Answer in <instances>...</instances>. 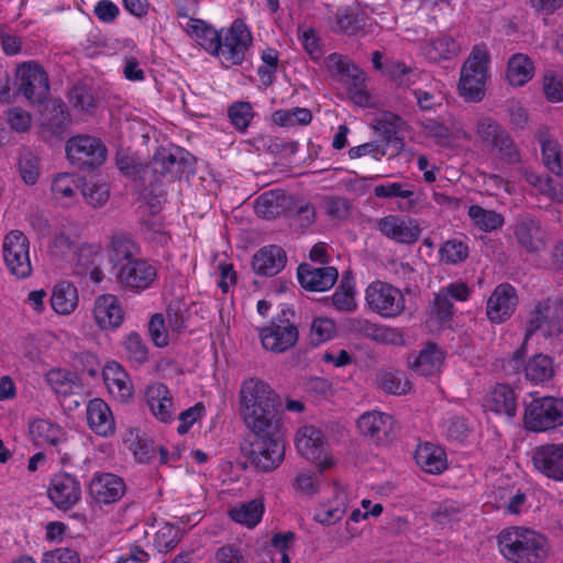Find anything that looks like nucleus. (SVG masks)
I'll list each match as a JSON object with an SVG mask.
<instances>
[{"label": "nucleus", "instance_id": "nucleus-1", "mask_svg": "<svg viewBox=\"0 0 563 563\" xmlns=\"http://www.w3.org/2000/svg\"><path fill=\"white\" fill-rule=\"evenodd\" d=\"M498 551L510 563H545L551 547L545 536L526 527H508L497 536Z\"/></svg>", "mask_w": 563, "mask_h": 563}, {"label": "nucleus", "instance_id": "nucleus-2", "mask_svg": "<svg viewBox=\"0 0 563 563\" xmlns=\"http://www.w3.org/2000/svg\"><path fill=\"white\" fill-rule=\"evenodd\" d=\"M240 413L247 429L271 428L279 423L276 411V395L262 379L249 378L240 389Z\"/></svg>", "mask_w": 563, "mask_h": 563}, {"label": "nucleus", "instance_id": "nucleus-3", "mask_svg": "<svg viewBox=\"0 0 563 563\" xmlns=\"http://www.w3.org/2000/svg\"><path fill=\"white\" fill-rule=\"evenodd\" d=\"M489 65L490 54L487 45H474L461 67L459 91L462 97L470 101L483 100L489 79Z\"/></svg>", "mask_w": 563, "mask_h": 563}, {"label": "nucleus", "instance_id": "nucleus-4", "mask_svg": "<svg viewBox=\"0 0 563 563\" xmlns=\"http://www.w3.org/2000/svg\"><path fill=\"white\" fill-rule=\"evenodd\" d=\"M254 435L250 445V459L254 465L264 472L278 467L285 459V441L282 432V422L260 429H249Z\"/></svg>", "mask_w": 563, "mask_h": 563}, {"label": "nucleus", "instance_id": "nucleus-5", "mask_svg": "<svg viewBox=\"0 0 563 563\" xmlns=\"http://www.w3.org/2000/svg\"><path fill=\"white\" fill-rule=\"evenodd\" d=\"M328 71L346 86L350 99L361 107H373L374 101L366 90L365 74L345 56L332 53L324 59Z\"/></svg>", "mask_w": 563, "mask_h": 563}, {"label": "nucleus", "instance_id": "nucleus-6", "mask_svg": "<svg viewBox=\"0 0 563 563\" xmlns=\"http://www.w3.org/2000/svg\"><path fill=\"white\" fill-rule=\"evenodd\" d=\"M252 42L253 36L249 26L243 20L236 19L229 27L221 29L214 57L225 68L241 65Z\"/></svg>", "mask_w": 563, "mask_h": 563}, {"label": "nucleus", "instance_id": "nucleus-7", "mask_svg": "<svg viewBox=\"0 0 563 563\" xmlns=\"http://www.w3.org/2000/svg\"><path fill=\"white\" fill-rule=\"evenodd\" d=\"M295 446L300 456L317 464L320 473L336 464L324 433L314 426H302L297 430Z\"/></svg>", "mask_w": 563, "mask_h": 563}, {"label": "nucleus", "instance_id": "nucleus-8", "mask_svg": "<svg viewBox=\"0 0 563 563\" xmlns=\"http://www.w3.org/2000/svg\"><path fill=\"white\" fill-rule=\"evenodd\" d=\"M527 430L545 432L563 426V398L544 396L532 399L525 409Z\"/></svg>", "mask_w": 563, "mask_h": 563}, {"label": "nucleus", "instance_id": "nucleus-9", "mask_svg": "<svg viewBox=\"0 0 563 563\" xmlns=\"http://www.w3.org/2000/svg\"><path fill=\"white\" fill-rule=\"evenodd\" d=\"M365 302L371 311L385 319L397 318L406 309L402 291L383 280H374L366 287Z\"/></svg>", "mask_w": 563, "mask_h": 563}, {"label": "nucleus", "instance_id": "nucleus-10", "mask_svg": "<svg viewBox=\"0 0 563 563\" xmlns=\"http://www.w3.org/2000/svg\"><path fill=\"white\" fill-rule=\"evenodd\" d=\"M2 257L9 273L16 278L24 279L32 274L30 242L22 231L12 230L4 235Z\"/></svg>", "mask_w": 563, "mask_h": 563}, {"label": "nucleus", "instance_id": "nucleus-11", "mask_svg": "<svg viewBox=\"0 0 563 563\" xmlns=\"http://www.w3.org/2000/svg\"><path fill=\"white\" fill-rule=\"evenodd\" d=\"M115 277L124 290L140 294L155 284L157 266L147 260L136 257L119 266Z\"/></svg>", "mask_w": 563, "mask_h": 563}, {"label": "nucleus", "instance_id": "nucleus-12", "mask_svg": "<svg viewBox=\"0 0 563 563\" xmlns=\"http://www.w3.org/2000/svg\"><path fill=\"white\" fill-rule=\"evenodd\" d=\"M19 92L32 103H42L49 91L48 76L43 67L33 60L23 62L16 67Z\"/></svg>", "mask_w": 563, "mask_h": 563}, {"label": "nucleus", "instance_id": "nucleus-13", "mask_svg": "<svg viewBox=\"0 0 563 563\" xmlns=\"http://www.w3.org/2000/svg\"><path fill=\"white\" fill-rule=\"evenodd\" d=\"M286 312L275 318L271 324L258 330V336L264 350L273 353H283L291 349L298 341L299 332L297 327L288 320Z\"/></svg>", "mask_w": 563, "mask_h": 563}, {"label": "nucleus", "instance_id": "nucleus-14", "mask_svg": "<svg viewBox=\"0 0 563 563\" xmlns=\"http://www.w3.org/2000/svg\"><path fill=\"white\" fill-rule=\"evenodd\" d=\"M67 158L81 167L101 165L107 158V148L97 137L90 135H76L66 144Z\"/></svg>", "mask_w": 563, "mask_h": 563}, {"label": "nucleus", "instance_id": "nucleus-15", "mask_svg": "<svg viewBox=\"0 0 563 563\" xmlns=\"http://www.w3.org/2000/svg\"><path fill=\"white\" fill-rule=\"evenodd\" d=\"M552 301L550 299L542 300L538 302L532 312L531 317L528 321V325L526 329L525 340L521 344V346L514 352L511 363L512 366L516 368L519 366L521 358L523 354L526 353V345L528 340L539 330H541L544 334V336H550L554 332L559 333L561 332V327L552 323Z\"/></svg>", "mask_w": 563, "mask_h": 563}, {"label": "nucleus", "instance_id": "nucleus-16", "mask_svg": "<svg viewBox=\"0 0 563 563\" xmlns=\"http://www.w3.org/2000/svg\"><path fill=\"white\" fill-rule=\"evenodd\" d=\"M533 468L544 477L563 483V442L544 443L531 452Z\"/></svg>", "mask_w": 563, "mask_h": 563}, {"label": "nucleus", "instance_id": "nucleus-17", "mask_svg": "<svg viewBox=\"0 0 563 563\" xmlns=\"http://www.w3.org/2000/svg\"><path fill=\"white\" fill-rule=\"evenodd\" d=\"M360 433L369 441L382 444L390 441L396 431L393 416L382 411H366L357 419Z\"/></svg>", "mask_w": 563, "mask_h": 563}, {"label": "nucleus", "instance_id": "nucleus-18", "mask_svg": "<svg viewBox=\"0 0 563 563\" xmlns=\"http://www.w3.org/2000/svg\"><path fill=\"white\" fill-rule=\"evenodd\" d=\"M91 317L98 329L101 331H112L120 328L123 323L124 310L115 295L103 294L93 300Z\"/></svg>", "mask_w": 563, "mask_h": 563}, {"label": "nucleus", "instance_id": "nucleus-19", "mask_svg": "<svg viewBox=\"0 0 563 563\" xmlns=\"http://www.w3.org/2000/svg\"><path fill=\"white\" fill-rule=\"evenodd\" d=\"M376 229L387 239L401 244H412L421 234V228L417 220L395 214L378 219Z\"/></svg>", "mask_w": 563, "mask_h": 563}, {"label": "nucleus", "instance_id": "nucleus-20", "mask_svg": "<svg viewBox=\"0 0 563 563\" xmlns=\"http://www.w3.org/2000/svg\"><path fill=\"white\" fill-rule=\"evenodd\" d=\"M518 296L514 286L498 285L486 302V316L492 323L500 324L508 320L516 310Z\"/></svg>", "mask_w": 563, "mask_h": 563}, {"label": "nucleus", "instance_id": "nucleus-21", "mask_svg": "<svg viewBox=\"0 0 563 563\" xmlns=\"http://www.w3.org/2000/svg\"><path fill=\"white\" fill-rule=\"evenodd\" d=\"M47 495L58 509L68 510L81 498L80 483L68 473H58L51 479Z\"/></svg>", "mask_w": 563, "mask_h": 563}, {"label": "nucleus", "instance_id": "nucleus-22", "mask_svg": "<svg viewBox=\"0 0 563 563\" xmlns=\"http://www.w3.org/2000/svg\"><path fill=\"white\" fill-rule=\"evenodd\" d=\"M145 400L152 415L163 423L174 420L176 405L172 391L162 383H154L145 390Z\"/></svg>", "mask_w": 563, "mask_h": 563}, {"label": "nucleus", "instance_id": "nucleus-23", "mask_svg": "<svg viewBox=\"0 0 563 563\" xmlns=\"http://www.w3.org/2000/svg\"><path fill=\"white\" fill-rule=\"evenodd\" d=\"M514 235L517 244L529 253L538 252L545 245V231L539 220L529 216L516 220Z\"/></svg>", "mask_w": 563, "mask_h": 563}, {"label": "nucleus", "instance_id": "nucleus-24", "mask_svg": "<svg viewBox=\"0 0 563 563\" xmlns=\"http://www.w3.org/2000/svg\"><path fill=\"white\" fill-rule=\"evenodd\" d=\"M477 133L484 142L497 148L507 161L515 162L518 158V153L508 133L494 120L481 119L477 123Z\"/></svg>", "mask_w": 563, "mask_h": 563}, {"label": "nucleus", "instance_id": "nucleus-25", "mask_svg": "<svg viewBox=\"0 0 563 563\" xmlns=\"http://www.w3.org/2000/svg\"><path fill=\"white\" fill-rule=\"evenodd\" d=\"M125 493L123 479L111 473H97L89 484L90 496L100 504H111L119 500Z\"/></svg>", "mask_w": 563, "mask_h": 563}, {"label": "nucleus", "instance_id": "nucleus-26", "mask_svg": "<svg viewBox=\"0 0 563 563\" xmlns=\"http://www.w3.org/2000/svg\"><path fill=\"white\" fill-rule=\"evenodd\" d=\"M349 501V494L346 489L339 484H334L332 497L329 500L321 503L316 508L313 515L314 520L325 526L334 525L345 515Z\"/></svg>", "mask_w": 563, "mask_h": 563}, {"label": "nucleus", "instance_id": "nucleus-27", "mask_svg": "<svg viewBox=\"0 0 563 563\" xmlns=\"http://www.w3.org/2000/svg\"><path fill=\"white\" fill-rule=\"evenodd\" d=\"M298 279L305 289L327 291L334 286L338 272L331 266L314 267L309 264H301L298 267Z\"/></svg>", "mask_w": 563, "mask_h": 563}, {"label": "nucleus", "instance_id": "nucleus-28", "mask_svg": "<svg viewBox=\"0 0 563 563\" xmlns=\"http://www.w3.org/2000/svg\"><path fill=\"white\" fill-rule=\"evenodd\" d=\"M102 376L109 394L119 401H126L133 395V385L128 373L117 362H108Z\"/></svg>", "mask_w": 563, "mask_h": 563}, {"label": "nucleus", "instance_id": "nucleus-29", "mask_svg": "<svg viewBox=\"0 0 563 563\" xmlns=\"http://www.w3.org/2000/svg\"><path fill=\"white\" fill-rule=\"evenodd\" d=\"M87 423L98 435L110 437L115 431V422L109 405L100 399H91L86 408Z\"/></svg>", "mask_w": 563, "mask_h": 563}, {"label": "nucleus", "instance_id": "nucleus-30", "mask_svg": "<svg viewBox=\"0 0 563 563\" xmlns=\"http://www.w3.org/2000/svg\"><path fill=\"white\" fill-rule=\"evenodd\" d=\"M421 53L431 63L455 58L461 53V44L448 34L432 36L421 46Z\"/></svg>", "mask_w": 563, "mask_h": 563}, {"label": "nucleus", "instance_id": "nucleus-31", "mask_svg": "<svg viewBox=\"0 0 563 563\" xmlns=\"http://www.w3.org/2000/svg\"><path fill=\"white\" fill-rule=\"evenodd\" d=\"M49 305L52 310L63 317L73 314L79 306V292L77 287L68 282L56 283L51 291Z\"/></svg>", "mask_w": 563, "mask_h": 563}, {"label": "nucleus", "instance_id": "nucleus-32", "mask_svg": "<svg viewBox=\"0 0 563 563\" xmlns=\"http://www.w3.org/2000/svg\"><path fill=\"white\" fill-rule=\"evenodd\" d=\"M30 435L37 446H58L68 440V433L56 422L36 419L30 423Z\"/></svg>", "mask_w": 563, "mask_h": 563}, {"label": "nucleus", "instance_id": "nucleus-33", "mask_svg": "<svg viewBox=\"0 0 563 563\" xmlns=\"http://www.w3.org/2000/svg\"><path fill=\"white\" fill-rule=\"evenodd\" d=\"M44 380L49 389L58 397H68L82 389L79 376L67 368L54 367L44 374Z\"/></svg>", "mask_w": 563, "mask_h": 563}, {"label": "nucleus", "instance_id": "nucleus-34", "mask_svg": "<svg viewBox=\"0 0 563 563\" xmlns=\"http://www.w3.org/2000/svg\"><path fill=\"white\" fill-rule=\"evenodd\" d=\"M286 261V253L282 247L267 245L255 253L252 264L257 274L274 276L285 267Z\"/></svg>", "mask_w": 563, "mask_h": 563}, {"label": "nucleus", "instance_id": "nucleus-35", "mask_svg": "<svg viewBox=\"0 0 563 563\" xmlns=\"http://www.w3.org/2000/svg\"><path fill=\"white\" fill-rule=\"evenodd\" d=\"M417 465L426 473L440 474L448 465L445 451L431 442L420 443L415 452Z\"/></svg>", "mask_w": 563, "mask_h": 563}, {"label": "nucleus", "instance_id": "nucleus-36", "mask_svg": "<svg viewBox=\"0 0 563 563\" xmlns=\"http://www.w3.org/2000/svg\"><path fill=\"white\" fill-rule=\"evenodd\" d=\"M445 353L434 344H427L418 355L409 361L410 367L417 374L422 376H433L438 374L443 365Z\"/></svg>", "mask_w": 563, "mask_h": 563}, {"label": "nucleus", "instance_id": "nucleus-37", "mask_svg": "<svg viewBox=\"0 0 563 563\" xmlns=\"http://www.w3.org/2000/svg\"><path fill=\"white\" fill-rule=\"evenodd\" d=\"M70 122L66 104L60 99L48 101L41 112V124L52 134H62Z\"/></svg>", "mask_w": 563, "mask_h": 563}, {"label": "nucleus", "instance_id": "nucleus-38", "mask_svg": "<svg viewBox=\"0 0 563 563\" xmlns=\"http://www.w3.org/2000/svg\"><path fill=\"white\" fill-rule=\"evenodd\" d=\"M536 73L533 60L526 54L517 53L509 57L506 69V80L511 87H522L529 82Z\"/></svg>", "mask_w": 563, "mask_h": 563}, {"label": "nucleus", "instance_id": "nucleus-39", "mask_svg": "<svg viewBox=\"0 0 563 563\" xmlns=\"http://www.w3.org/2000/svg\"><path fill=\"white\" fill-rule=\"evenodd\" d=\"M485 406L490 411L512 418L517 412L516 395L511 387L505 384L496 385L489 393Z\"/></svg>", "mask_w": 563, "mask_h": 563}, {"label": "nucleus", "instance_id": "nucleus-40", "mask_svg": "<svg viewBox=\"0 0 563 563\" xmlns=\"http://www.w3.org/2000/svg\"><path fill=\"white\" fill-rule=\"evenodd\" d=\"M537 137L541 146L544 166L552 174L563 176V152L559 142L552 139L547 130H540Z\"/></svg>", "mask_w": 563, "mask_h": 563}, {"label": "nucleus", "instance_id": "nucleus-41", "mask_svg": "<svg viewBox=\"0 0 563 563\" xmlns=\"http://www.w3.org/2000/svg\"><path fill=\"white\" fill-rule=\"evenodd\" d=\"M523 372L532 385L548 383L554 376V361L547 354H534L525 364Z\"/></svg>", "mask_w": 563, "mask_h": 563}, {"label": "nucleus", "instance_id": "nucleus-42", "mask_svg": "<svg viewBox=\"0 0 563 563\" xmlns=\"http://www.w3.org/2000/svg\"><path fill=\"white\" fill-rule=\"evenodd\" d=\"M358 331L366 338L382 344L400 345L404 334L398 328L377 324L368 320H357Z\"/></svg>", "mask_w": 563, "mask_h": 563}, {"label": "nucleus", "instance_id": "nucleus-43", "mask_svg": "<svg viewBox=\"0 0 563 563\" xmlns=\"http://www.w3.org/2000/svg\"><path fill=\"white\" fill-rule=\"evenodd\" d=\"M186 32L210 55L214 56L221 35V30L217 31L199 19H190L186 24Z\"/></svg>", "mask_w": 563, "mask_h": 563}, {"label": "nucleus", "instance_id": "nucleus-44", "mask_svg": "<svg viewBox=\"0 0 563 563\" xmlns=\"http://www.w3.org/2000/svg\"><path fill=\"white\" fill-rule=\"evenodd\" d=\"M264 509L263 500L254 499L231 508L229 516L234 522L252 529L260 523Z\"/></svg>", "mask_w": 563, "mask_h": 563}, {"label": "nucleus", "instance_id": "nucleus-45", "mask_svg": "<svg viewBox=\"0 0 563 563\" xmlns=\"http://www.w3.org/2000/svg\"><path fill=\"white\" fill-rule=\"evenodd\" d=\"M139 247L128 235H114L109 245V260L113 265H122L136 258Z\"/></svg>", "mask_w": 563, "mask_h": 563}, {"label": "nucleus", "instance_id": "nucleus-46", "mask_svg": "<svg viewBox=\"0 0 563 563\" xmlns=\"http://www.w3.org/2000/svg\"><path fill=\"white\" fill-rule=\"evenodd\" d=\"M79 183L74 174L63 173L57 175L52 184L54 198L65 206L76 201Z\"/></svg>", "mask_w": 563, "mask_h": 563}, {"label": "nucleus", "instance_id": "nucleus-47", "mask_svg": "<svg viewBox=\"0 0 563 563\" xmlns=\"http://www.w3.org/2000/svg\"><path fill=\"white\" fill-rule=\"evenodd\" d=\"M467 214L472 223L483 232H492L498 230L505 223L503 214L495 210L484 209L477 205L471 206L468 208Z\"/></svg>", "mask_w": 563, "mask_h": 563}, {"label": "nucleus", "instance_id": "nucleus-48", "mask_svg": "<svg viewBox=\"0 0 563 563\" xmlns=\"http://www.w3.org/2000/svg\"><path fill=\"white\" fill-rule=\"evenodd\" d=\"M184 161V151L169 144L159 147L153 156L154 170L161 174L170 173Z\"/></svg>", "mask_w": 563, "mask_h": 563}, {"label": "nucleus", "instance_id": "nucleus-49", "mask_svg": "<svg viewBox=\"0 0 563 563\" xmlns=\"http://www.w3.org/2000/svg\"><path fill=\"white\" fill-rule=\"evenodd\" d=\"M287 201L284 195L266 191L256 198L254 209L258 217L271 219L282 213Z\"/></svg>", "mask_w": 563, "mask_h": 563}, {"label": "nucleus", "instance_id": "nucleus-50", "mask_svg": "<svg viewBox=\"0 0 563 563\" xmlns=\"http://www.w3.org/2000/svg\"><path fill=\"white\" fill-rule=\"evenodd\" d=\"M385 75L400 88H408L415 85L420 78V73L399 60L388 62Z\"/></svg>", "mask_w": 563, "mask_h": 563}, {"label": "nucleus", "instance_id": "nucleus-51", "mask_svg": "<svg viewBox=\"0 0 563 563\" xmlns=\"http://www.w3.org/2000/svg\"><path fill=\"white\" fill-rule=\"evenodd\" d=\"M81 194L85 201L93 207L100 208L104 206L110 198V189L107 183L90 179L82 185Z\"/></svg>", "mask_w": 563, "mask_h": 563}, {"label": "nucleus", "instance_id": "nucleus-52", "mask_svg": "<svg viewBox=\"0 0 563 563\" xmlns=\"http://www.w3.org/2000/svg\"><path fill=\"white\" fill-rule=\"evenodd\" d=\"M183 532L178 527L164 523L155 533L154 545L161 553L172 551L180 542Z\"/></svg>", "mask_w": 563, "mask_h": 563}, {"label": "nucleus", "instance_id": "nucleus-53", "mask_svg": "<svg viewBox=\"0 0 563 563\" xmlns=\"http://www.w3.org/2000/svg\"><path fill=\"white\" fill-rule=\"evenodd\" d=\"M379 386L386 393L405 395L411 390V383L400 371L385 372L379 377Z\"/></svg>", "mask_w": 563, "mask_h": 563}, {"label": "nucleus", "instance_id": "nucleus-54", "mask_svg": "<svg viewBox=\"0 0 563 563\" xmlns=\"http://www.w3.org/2000/svg\"><path fill=\"white\" fill-rule=\"evenodd\" d=\"M152 341L158 347L167 346L177 335L169 331L163 313H155L148 323Z\"/></svg>", "mask_w": 563, "mask_h": 563}, {"label": "nucleus", "instance_id": "nucleus-55", "mask_svg": "<svg viewBox=\"0 0 563 563\" xmlns=\"http://www.w3.org/2000/svg\"><path fill=\"white\" fill-rule=\"evenodd\" d=\"M542 91L549 102H563V75L556 70H547L542 77Z\"/></svg>", "mask_w": 563, "mask_h": 563}, {"label": "nucleus", "instance_id": "nucleus-56", "mask_svg": "<svg viewBox=\"0 0 563 563\" xmlns=\"http://www.w3.org/2000/svg\"><path fill=\"white\" fill-rule=\"evenodd\" d=\"M375 197L383 199L401 198L409 199L413 196V186L409 183H386L374 187Z\"/></svg>", "mask_w": 563, "mask_h": 563}, {"label": "nucleus", "instance_id": "nucleus-57", "mask_svg": "<svg viewBox=\"0 0 563 563\" xmlns=\"http://www.w3.org/2000/svg\"><path fill=\"white\" fill-rule=\"evenodd\" d=\"M468 256V246L461 240L446 241L440 249V257L449 264H456L465 261Z\"/></svg>", "mask_w": 563, "mask_h": 563}, {"label": "nucleus", "instance_id": "nucleus-58", "mask_svg": "<svg viewBox=\"0 0 563 563\" xmlns=\"http://www.w3.org/2000/svg\"><path fill=\"white\" fill-rule=\"evenodd\" d=\"M335 323L329 318H316L311 324L310 340L319 345L334 338Z\"/></svg>", "mask_w": 563, "mask_h": 563}, {"label": "nucleus", "instance_id": "nucleus-59", "mask_svg": "<svg viewBox=\"0 0 563 563\" xmlns=\"http://www.w3.org/2000/svg\"><path fill=\"white\" fill-rule=\"evenodd\" d=\"M361 23L357 16L347 8H341L335 13V21L332 29L335 32L345 34H355L361 30Z\"/></svg>", "mask_w": 563, "mask_h": 563}, {"label": "nucleus", "instance_id": "nucleus-60", "mask_svg": "<svg viewBox=\"0 0 563 563\" xmlns=\"http://www.w3.org/2000/svg\"><path fill=\"white\" fill-rule=\"evenodd\" d=\"M297 36L301 43L303 49L314 60L320 59L322 56V49L320 45V38L311 27L299 26L297 30Z\"/></svg>", "mask_w": 563, "mask_h": 563}, {"label": "nucleus", "instance_id": "nucleus-61", "mask_svg": "<svg viewBox=\"0 0 563 563\" xmlns=\"http://www.w3.org/2000/svg\"><path fill=\"white\" fill-rule=\"evenodd\" d=\"M69 102L75 110L82 114L91 113L96 107L92 93L85 87H75L69 93Z\"/></svg>", "mask_w": 563, "mask_h": 563}, {"label": "nucleus", "instance_id": "nucleus-62", "mask_svg": "<svg viewBox=\"0 0 563 563\" xmlns=\"http://www.w3.org/2000/svg\"><path fill=\"white\" fill-rule=\"evenodd\" d=\"M228 113L232 124L242 131L250 125L254 114L251 103L243 101L232 104Z\"/></svg>", "mask_w": 563, "mask_h": 563}, {"label": "nucleus", "instance_id": "nucleus-63", "mask_svg": "<svg viewBox=\"0 0 563 563\" xmlns=\"http://www.w3.org/2000/svg\"><path fill=\"white\" fill-rule=\"evenodd\" d=\"M332 303L338 311L351 312L357 307L355 294L351 286L341 285L331 297Z\"/></svg>", "mask_w": 563, "mask_h": 563}, {"label": "nucleus", "instance_id": "nucleus-64", "mask_svg": "<svg viewBox=\"0 0 563 563\" xmlns=\"http://www.w3.org/2000/svg\"><path fill=\"white\" fill-rule=\"evenodd\" d=\"M124 349L132 362L144 363L147 360V347L137 333H130L124 341Z\"/></svg>", "mask_w": 563, "mask_h": 563}]
</instances>
